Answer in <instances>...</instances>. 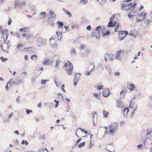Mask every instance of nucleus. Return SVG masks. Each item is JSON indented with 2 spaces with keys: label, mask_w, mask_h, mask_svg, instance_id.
<instances>
[{
  "label": "nucleus",
  "mask_w": 152,
  "mask_h": 152,
  "mask_svg": "<svg viewBox=\"0 0 152 152\" xmlns=\"http://www.w3.org/2000/svg\"><path fill=\"white\" fill-rule=\"evenodd\" d=\"M61 62V61L59 59H58L56 60V64L55 66V67H57V69L59 68V66L58 65Z\"/></svg>",
  "instance_id": "33"
},
{
  "label": "nucleus",
  "mask_w": 152,
  "mask_h": 152,
  "mask_svg": "<svg viewBox=\"0 0 152 152\" xmlns=\"http://www.w3.org/2000/svg\"><path fill=\"white\" fill-rule=\"evenodd\" d=\"M133 100H132V101H131V103L130 104V105H129V108L130 109H134V107H133V104H132V101Z\"/></svg>",
  "instance_id": "48"
},
{
  "label": "nucleus",
  "mask_w": 152,
  "mask_h": 152,
  "mask_svg": "<svg viewBox=\"0 0 152 152\" xmlns=\"http://www.w3.org/2000/svg\"><path fill=\"white\" fill-rule=\"evenodd\" d=\"M129 35H130V36H133L134 37H136V36H135V35L133 34V33H130L129 34Z\"/></svg>",
  "instance_id": "60"
},
{
  "label": "nucleus",
  "mask_w": 152,
  "mask_h": 152,
  "mask_svg": "<svg viewBox=\"0 0 152 152\" xmlns=\"http://www.w3.org/2000/svg\"><path fill=\"white\" fill-rule=\"evenodd\" d=\"M0 58L1 61L3 62L6 61L7 60V58H4L3 56L1 57Z\"/></svg>",
  "instance_id": "42"
},
{
  "label": "nucleus",
  "mask_w": 152,
  "mask_h": 152,
  "mask_svg": "<svg viewBox=\"0 0 152 152\" xmlns=\"http://www.w3.org/2000/svg\"><path fill=\"white\" fill-rule=\"evenodd\" d=\"M117 106L118 107H122L123 105L121 101L118 100L117 101Z\"/></svg>",
  "instance_id": "29"
},
{
  "label": "nucleus",
  "mask_w": 152,
  "mask_h": 152,
  "mask_svg": "<svg viewBox=\"0 0 152 152\" xmlns=\"http://www.w3.org/2000/svg\"><path fill=\"white\" fill-rule=\"evenodd\" d=\"M91 115L92 116V117L93 118V123L94 124H94V121H96V118L97 116V114L96 112H95L94 113H93L91 114Z\"/></svg>",
  "instance_id": "21"
},
{
  "label": "nucleus",
  "mask_w": 152,
  "mask_h": 152,
  "mask_svg": "<svg viewBox=\"0 0 152 152\" xmlns=\"http://www.w3.org/2000/svg\"><path fill=\"white\" fill-rule=\"evenodd\" d=\"M70 107L69 106V105H68L66 107V112H68L69 111V110H70Z\"/></svg>",
  "instance_id": "53"
},
{
  "label": "nucleus",
  "mask_w": 152,
  "mask_h": 152,
  "mask_svg": "<svg viewBox=\"0 0 152 152\" xmlns=\"http://www.w3.org/2000/svg\"><path fill=\"white\" fill-rule=\"evenodd\" d=\"M92 72L91 71H90L88 70V71H87L85 72V74L87 76H89L90 75V73Z\"/></svg>",
  "instance_id": "43"
},
{
  "label": "nucleus",
  "mask_w": 152,
  "mask_h": 152,
  "mask_svg": "<svg viewBox=\"0 0 152 152\" xmlns=\"http://www.w3.org/2000/svg\"><path fill=\"white\" fill-rule=\"evenodd\" d=\"M27 75V73L25 72H22L20 74V77L23 79H24L26 78Z\"/></svg>",
  "instance_id": "25"
},
{
  "label": "nucleus",
  "mask_w": 152,
  "mask_h": 152,
  "mask_svg": "<svg viewBox=\"0 0 152 152\" xmlns=\"http://www.w3.org/2000/svg\"><path fill=\"white\" fill-rule=\"evenodd\" d=\"M123 4H121V5L122 6L121 7V9L123 10H125L126 8H125L126 7L129 8L132 5V3H127L126 2H123Z\"/></svg>",
  "instance_id": "7"
},
{
  "label": "nucleus",
  "mask_w": 152,
  "mask_h": 152,
  "mask_svg": "<svg viewBox=\"0 0 152 152\" xmlns=\"http://www.w3.org/2000/svg\"><path fill=\"white\" fill-rule=\"evenodd\" d=\"M12 22V20L10 18H9V20L8 22V24L9 25H10Z\"/></svg>",
  "instance_id": "56"
},
{
  "label": "nucleus",
  "mask_w": 152,
  "mask_h": 152,
  "mask_svg": "<svg viewBox=\"0 0 152 152\" xmlns=\"http://www.w3.org/2000/svg\"><path fill=\"white\" fill-rule=\"evenodd\" d=\"M90 52V51L89 50H87L85 51L86 53L88 55Z\"/></svg>",
  "instance_id": "62"
},
{
  "label": "nucleus",
  "mask_w": 152,
  "mask_h": 152,
  "mask_svg": "<svg viewBox=\"0 0 152 152\" xmlns=\"http://www.w3.org/2000/svg\"><path fill=\"white\" fill-rule=\"evenodd\" d=\"M28 29L27 28H21L20 30V31H23L24 32H27Z\"/></svg>",
  "instance_id": "40"
},
{
  "label": "nucleus",
  "mask_w": 152,
  "mask_h": 152,
  "mask_svg": "<svg viewBox=\"0 0 152 152\" xmlns=\"http://www.w3.org/2000/svg\"><path fill=\"white\" fill-rule=\"evenodd\" d=\"M65 67L66 71L68 75H72L73 70V66L71 63L69 61L66 63L64 65Z\"/></svg>",
  "instance_id": "3"
},
{
  "label": "nucleus",
  "mask_w": 152,
  "mask_h": 152,
  "mask_svg": "<svg viewBox=\"0 0 152 152\" xmlns=\"http://www.w3.org/2000/svg\"><path fill=\"white\" fill-rule=\"evenodd\" d=\"M22 4L20 2H18L16 1L15 2L14 4V7L15 8H22Z\"/></svg>",
  "instance_id": "18"
},
{
  "label": "nucleus",
  "mask_w": 152,
  "mask_h": 152,
  "mask_svg": "<svg viewBox=\"0 0 152 152\" xmlns=\"http://www.w3.org/2000/svg\"><path fill=\"white\" fill-rule=\"evenodd\" d=\"M127 88L128 89H129L130 90L132 91L135 88V85L132 83L130 84L129 86H128Z\"/></svg>",
  "instance_id": "23"
},
{
  "label": "nucleus",
  "mask_w": 152,
  "mask_h": 152,
  "mask_svg": "<svg viewBox=\"0 0 152 152\" xmlns=\"http://www.w3.org/2000/svg\"><path fill=\"white\" fill-rule=\"evenodd\" d=\"M85 47V45L84 44H82L79 47V48L80 49H83Z\"/></svg>",
  "instance_id": "57"
},
{
  "label": "nucleus",
  "mask_w": 152,
  "mask_h": 152,
  "mask_svg": "<svg viewBox=\"0 0 152 152\" xmlns=\"http://www.w3.org/2000/svg\"><path fill=\"white\" fill-rule=\"evenodd\" d=\"M36 44L37 46L40 47L42 45H44L47 44V40L45 39H42L41 37H38L36 40Z\"/></svg>",
  "instance_id": "4"
},
{
  "label": "nucleus",
  "mask_w": 152,
  "mask_h": 152,
  "mask_svg": "<svg viewBox=\"0 0 152 152\" xmlns=\"http://www.w3.org/2000/svg\"><path fill=\"white\" fill-rule=\"evenodd\" d=\"M70 53L72 57H74L76 54V51L75 49L73 48L71 49Z\"/></svg>",
  "instance_id": "19"
},
{
  "label": "nucleus",
  "mask_w": 152,
  "mask_h": 152,
  "mask_svg": "<svg viewBox=\"0 0 152 152\" xmlns=\"http://www.w3.org/2000/svg\"><path fill=\"white\" fill-rule=\"evenodd\" d=\"M146 131L147 132L146 134L147 139L151 140L152 138V135L151 134L152 133V128L146 130Z\"/></svg>",
  "instance_id": "8"
},
{
  "label": "nucleus",
  "mask_w": 152,
  "mask_h": 152,
  "mask_svg": "<svg viewBox=\"0 0 152 152\" xmlns=\"http://www.w3.org/2000/svg\"><path fill=\"white\" fill-rule=\"evenodd\" d=\"M118 27H119V24H118L116 28L115 29V32H117L118 31Z\"/></svg>",
  "instance_id": "61"
},
{
  "label": "nucleus",
  "mask_w": 152,
  "mask_h": 152,
  "mask_svg": "<svg viewBox=\"0 0 152 152\" xmlns=\"http://www.w3.org/2000/svg\"><path fill=\"white\" fill-rule=\"evenodd\" d=\"M128 34V32L126 31H120L119 32V37L120 40L123 39Z\"/></svg>",
  "instance_id": "6"
},
{
  "label": "nucleus",
  "mask_w": 152,
  "mask_h": 152,
  "mask_svg": "<svg viewBox=\"0 0 152 152\" xmlns=\"http://www.w3.org/2000/svg\"><path fill=\"white\" fill-rule=\"evenodd\" d=\"M95 67V63L94 62H91L89 66L88 70L92 72Z\"/></svg>",
  "instance_id": "12"
},
{
  "label": "nucleus",
  "mask_w": 152,
  "mask_h": 152,
  "mask_svg": "<svg viewBox=\"0 0 152 152\" xmlns=\"http://www.w3.org/2000/svg\"><path fill=\"white\" fill-rule=\"evenodd\" d=\"M149 100L150 103L152 102V95L149 97Z\"/></svg>",
  "instance_id": "64"
},
{
  "label": "nucleus",
  "mask_w": 152,
  "mask_h": 152,
  "mask_svg": "<svg viewBox=\"0 0 152 152\" xmlns=\"http://www.w3.org/2000/svg\"><path fill=\"white\" fill-rule=\"evenodd\" d=\"M57 24L58 25V27L59 28L62 27L64 25V23L63 22L59 21L57 22Z\"/></svg>",
  "instance_id": "35"
},
{
  "label": "nucleus",
  "mask_w": 152,
  "mask_h": 152,
  "mask_svg": "<svg viewBox=\"0 0 152 152\" xmlns=\"http://www.w3.org/2000/svg\"><path fill=\"white\" fill-rule=\"evenodd\" d=\"M103 88V86H97V88L98 90H100L102 89Z\"/></svg>",
  "instance_id": "52"
},
{
  "label": "nucleus",
  "mask_w": 152,
  "mask_h": 152,
  "mask_svg": "<svg viewBox=\"0 0 152 152\" xmlns=\"http://www.w3.org/2000/svg\"><path fill=\"white\" fill-rule=\"evenodd\" d=\"M94 96L98 99H100V97L98 96V94L95 93H94Z\"/></svg>",
  "instance_id": "46"
},
{
  "label": "nucleus",
  "mask_w": 152,
  "mask_h": 152,
  "mask_svg": "<svg viewBox=\"0 0 152 152\" xmlns=\"http://www.w3.org/2000/svg\"><path fill=\"white\" fill-rule=\"evenodd\" d=\"M46 17V13L45 12H42L40 14L39 18L37 20H39L40 19H44Z\"/></svg>",
  "instance_id": "13"
},
{
  "label": "nucleus",
  "mask_w": 152,
  "mask_h": 152,
  "mask_svg": "<svg viewBox=\"0 0 152 152\" xmlns=\"http://www.w3.org/2000/svg\"><path fill=\"white\" fill-rule=\"evenodd\" d=\"M103 33V29L100 26H98L96 29L95 32L92 33L91 34V37H95L97 39L99 38L101 34Z\"/></svg>",
  "instance_id": "2"
},
{
  "label": "nucleus",
  "mask_w": 152,
  "mask_h": 152,
  "mask_svg": "<svg viewBox=\"0 0 152 152\" xmlns=\"http://www.w3.org/2000/svg\"><path fill=\"white\" fill-rule=\"evenodd\" d=\"M49 16L50 15L51 16L49 18L50 19H52L53 20H54L55 18L56 17V15L55 14V12L51 10H49Z\"/></svg>",
  "instance_id": "11"
},
{
  "label": "nucleus",
  "mask_w": 152,
  "mask_h": 152,
  "mask_svg": "<svg viewBox=\"0 0 152 152\" xmlns=\"http://www.w3.org/2000/svg\"><path fill=\"white\" fill-rule=\"evenodd\" d=\"M58 40H61L62 38V36H63L62 32H56Z\"/></svg>",
  "instance_id": "24"
},
{
  "label": "nucleus",
  "mask_w": 152,
  "mask_h": 152,
  "mask_svg": "<svg viewBox=\"0 0 152 152\" xmlns=\"http://www.w3.org/2000/svg\"><path fill=\"white\" fill-rule=\"evenodd\" d=\"M11 80H10L7 83V84L6 86V88L7 91L8 89L9 88L10 86L11 85Z\"/></svg>",
  "instance_id": "34"
},
{
  "label": "nucleus",
  "mask_w": 152,
  "mask_h": 152,
  "mask_svg": "<svg viewBox=\"0 0 152 152\" xmlns=\"http://www.w3.org/2000/svg\"><path fill=\"white\" fill-rule=\"evenodd\" d=\"M106 55L109 57L110 60L111 61H113L115 57V55L113 54H107Z\"/></svg>",
  "instance_id": "20"
},
{
  "label": "nucleus",
  "mask_w": 152,
  "mask_h": 152,
  "mask_svg": "<svg viewBox=\"0 0 152 152\" xmlns=\"http://www.w3.org/2000/svg\"><path fill=\"white\" fill-rule=\"evenodd\" d=\"M115 25L112 23V22L110 21L108 25H107V26L108 27H113L115 26Z\"/></svg>",
  "instance_id": "37"
},
{
  "label": "nucleus",
  "mask_w": 152,
  "mask_h": 152,
  "mask_svg": "<svg viewBox=\"0 0 152 152\" xmlns=\"http://www.w3.org/2000/svg\"><path fill=\"white\" fill-rule=\"evenodd\" d=\"M108 148H110V149H107V148H106L107 150L108 151L110 152H114V150L113 145H109Z\"/></svg>",
  "instance_id": "27"
},
{
  "label": "nucleus",
  "mask_w": 152,
  "mask_h": 152,
  "mask_svg": "<svg viewBox=\"0 0 152 152\" xmlns=\"http://www.w3.org/2000/svg\"><path fill=\"white\" fill-rule=\"evenodd\" d=\"M91 27L90 25L88 26L86 28V29L88 30H90L91 29Z\"/></svg>",
  "instance_id": "63"
},
{
  "label": "nucleus",
  "mask_w": 152,
  "mask_h": 152,
  "mask_svg": "<svg viewBox=\"0 0 152 152\" xmlns=\"http://www.w3.org/2000/svg\"><path fill=\"white\" fill-rule=\"evenodd\" d=\"M110 92V91L109 88H105L103 90L102 94L104 97H107L109 96Z\"/></svg>",
  "instance_id": "9"
},
{
  "label": "nucleus",
  "mask_w": 152,
  "mask_h": 152,
  "mask_svg": "<svg viewBox=\"0 0 152 152\" xmlns=\"http://www.w3.org/2000/svg\"><path fill=\"white\" fill-rule=\"evenodd\" d=\"M151 22L150 20L148 19L145 20L144 21V23L146 25H148Z\"/></svg>",
  "instance_id": "41"
},
{
  "label": "nucleus",
  "mask_w": 152,
  "mask_h": 152,
  "mask_svg": "<svg viewBox=\"0 0 152 152\" xmlns=\"http://www.w3.org/2000/svg\"><path fill=\"white\" fill-rule=\"evenodd\" d=\"M110 32L109 31H107L106 32L104 33L103 35V36H107L110 34Z\"/></svg>",
  "instance_id": "45"
},
{
  "label": "nucleus",
  "mask_w": 152,
  "mask_h": 152,
  "mask_svg": "<svg viewBox=\"0 0 152 152\" xmlns=\"http://www.w3.org/2000/svg\"><path fill=\"white\" fill-rule=\"evenodd\" d=\"M37 56L36 55H34L31 56V58L32 59L34 60H36L37 59Z\"/></svg>",
  "instance_id": "39"
},
{
  "label": "nucleus",
  "mask_w": 152,
  "mask_h": 152,
  "mask_svg": "<svg viewBox=\"0 0 152 152\" xmlns=\"http://www.w3.org/2000/svg\"><path fill=\"white\" fill-rule=\"evenodd\" d=\"M121 73L119 72H115L114 73L115 76L118 77L120 75Z\"/></svg>",
  "instance_id": "47"
},
{
  "label": "nucleus",
  "mask_w": 152,
  "mask_h": 152,
  "mask_svg": "<svg viewBox=\"0 0 152 152\" xmlns=\"http://www.w3.org/2000/svg\"><path fill=\"white\" fill-rule=\"evenodd\" d=\"M144 8V7L143 6H142V5H141L140 6V7L139 8V9H138V11H140L141 10H142V9H143Z\"/></svg>",
  "instance_id": "58"
},
{
  "label": "nucleus",
  "mask_w": 152,
  "mask_h": 152,
  "mask_svg": "<svg viewBox=\"0 0 152 152\" xmlns=\"http://www.w3.org/2000/svg\"><path fill=\"white\" fill-rule=\"evenodd\" d=\"M104 128L105 130V134L108 135L113 136L117 131L118 124L117 123H114L109 125L108 127L105 126Z\"/></svg>",
  "instance_id": "1"
},
{
  "label": "nucleus",
  "mask_w": 152,
  "mask_h": 152,
  "mask_svg": "<svg viewBox=\"0 0 152 152\" xmlns=\"http://www.w3.org/2000/svg\"><path fill=\"white\" fill-rule=\"evenodd\" d=\"M85 142H83L82 143H80L78 145V147L79 148H81L85 144Z\"/></svg>",
  "instance_id": "38"
},
{
  "label": "nucleus",
  "mask_w": 152,
  "mask_h": 152,
  "mask_svg": "<svg viewBox=\"0 0 152 152\" xmlns=\"http://www.w3.org/2000/svg\"><path fill=\"white\" fill-rule=\"evenodd\" d=\"M50 41L51 45H52L53 46L55 45V43L56 42L53 39L51 38L50 39Z\"/></svg>",
  "instance_id": "36"
},
{
  "label": "nucleus",
  "mask_w": 152,
  "mask_h": 152,
  "mask_svg": "<svg viewBox=\"0 0 152 152\" xmlns=\"http://www.w3.org/2000/svg\"><path fill=\"white\" fill-rule=\"evenodd\" d=\"M136 5L137 3H135L132 6H130V7L128 8H126V11H130L132 13V11L134 10V8L136 6Z\"/></svg>",
  "instance_id": "14"
},
{
  "label": "nucleus",
  "mask_w": 152,
  "mask_h": 152,
  "mask_svg": "<svg viewBox=\"0 0 152 152\" xmlns=\"http://www.w3.org/2000/svg\"><path fill=\"white\" fill-rule=\"evenodd\" d=\"M64 84H63L62 85V86H61V89L63 92H65V90L64 88Z\"/></svg>",
  "instance_id": "59"
},
{
  "label": "nucleus",
  "mask_w": 152,
  "mask_h": 152,
  "mask_svg": "<svg viewBox=\"0 0 152 152\" xmlns=\"http://www.w3.org/2000/svg\"><path fill=\"white\" fill-rule=\"evenodd\" d=\"M42 151L43 152H48V151L47 150V148H42Z\"/></svg>",
  "instance_id": "55"
},
{
  "label": "nucleus",
  "mask_w": 152,
  "mask_h": 152,
  "mask_svg": "<svg viewBox=\"0 0 152 152\" xmlns=\"http://www.w3.org/2000/svg\"><path fill=\"white\" fill-rule=\"evenodd\" d=\"M23 46V44L21 43H18L17 44V46L16 47V49L19 50H21L22 49V47Z\"/></svg>",
  "instance_id": "30"
},
{
  "label": "nucleus",
  "mask_w": 152,
  "mask_h": 152,
  "mask_svg": "<svg viewBox=\"0 0 152 152\" xmlns=\"http://www.w3.org/2000/svg\"><path fill=\"white\" fill-rule=\"evenodd\" d=\"M21 144H25L26 145H27L28 144V143L27 141L23 140L22 141Z\"/></svg>",
  "instance_id": "44"
},
{
  "label": "nucleus",
  "mask_w": 152,
  "mask_h": 152,
  "mask_svg": "<svg viewBox=\"0 0 152 152\" xmlns=\"http://www.w3.org/2000/svg\"><path fill=\"white\" fill-rule=\"evenodd\" d=\"M48 81V80H45L42 79L41 80V83L42 84H45L46 83V82Z\"/></svg>",
  "instance_id": "50"
},
{
  "label": "nucleus",
  "mask_w": 152,
  "mask_h": 152,
  "mask_svg": "<svg viewBox=\"0 0 152 152\" xmlns=\"http://www.w3.org/2000/svg\"><path fill=\"white\" fill-rule=\"evenodd\" d=\"M54 62V59L52 58H50L47 59L46 61H45L44 63V64L45 65H51L53 64Z\"/></svg>",
  "instance_id": "10"
},
{
  "label": "nucleus",
  "mask_w": 152,
  "mask_h": 152,
  "mask_svg": "<svg viewBox=\"0 0 152 152\" xmlns=\"http://www.w3.org/2000/svg\"><path fill=\"white\" fill-rule=\"evenodd\" d=\"M105 67L107 69L109 70L110 69V68L108 65L105 64Z\"/></svg>",
  "instance_id": "54"
},
{
  "label": "nucleus",
  "mask_w": 152,
  "mask_h": 152,
  "mask_svg": "<svg viewBox=\"0 0 152 152\" xmlns=\"http://www.w3.org/2000/svg\"><path fill=\"white\" fill-rule=\"evenodd\" d=\"M1 34L4 36L6 35V39H7V37L8 36V30L7 29H1Z\"/></svg>",
  "instance_id": "17"
},
{
  "label": "nucleus",
  "mask_w": 152,
  "mask_h": 152,
  "mask_svg": "<svg viewBox=\"0 0 152 152\" xmlns=\"http://www.w3.org/2000/svg\"><path fill=\"white\" fill-rule=\"evenodd\" d=\"M96 69L99 71H102L103 70V65L102 63H99L96 66Z\"/></svg>",
  "instance_id": "16"
},
{
  "label": "nucleus",
  "mask_w": 152,
  "mask_h": 152,
  "mask_svg": "<svg viewBox=\"0 0 152 152\" xmlns=\"http://www.w3.org/2000/svg\"><path fill=\"white\" fill-rule=\"evenodd\" d=\"M102 112L104 117L105 118H107L109 114V113L107 112L106 111L104 110H103Z\"/></svg>",
  "instance_id": "31"
},
{
  "label": "nucleus",
  "mask_w": 152,
  "mask_h": 152,
  "mask_svg": "<svg viewBox=\"0 0 152 152\" xmlns=\"http://www.w3.org/2000/svg\"><path fill=\"white\" fill-rule=\"evenodd\" d=\"M129 108L128 107H126V108H124V110H123V113L124 114V116L125 117H127V113L129 111Z\"/></svg>",
  "instance_id": "22"
},
{
  "label": "nucleus",
  "mask_w": 152,
  "mask_h": 152,
  "mask_svg": "<svg viewBox=\"0 0 152 152\" xmlns=\"http://www.w3.org/2000/svg\"><path fill=\"white\" fill-rule=\"evenodd\" d=\"M48 23L51 26H53L55 25L54 22L53 21H49Z\"/></svg>",
  "instance_id": "49"
},
{
  "label": "nucleus",
  "mask_w": 152,
  "mask_h": 152,
  "mask_svg": "<svg viewBox=\"0 0 152 152\" xmlns=\"http://www.w3.org/2000/svg\"><path fill=\"white\" fill-rule=\"evenodd\" d=\"M33 34H27L26 36L27 40L29 41L33 37Z\"/></svg>",
  "instance_id": "28"
},
{
  "label": "nucleus",
  "mask_w": 152,
  "mask_h": 152,
  "mask_svg": "<svg viewBox=\"0 0 152 152\" xmlns=\"http://www.w3.org/2000/svg\"><path fill=\"white\" fill-rule=\"evenodd\" d=\"M122 51L121 50H118L117 51L116 54L115 58L117 60H120L121 59Z\"/></svg>",
  "instance_id": "15"
},
{
  "label": "nucleus",
  "mask_w": 152,
  "mask_h": 152,
  "mask_svg": "<svg viewBox=\"0 0 152 152\" xmlns=\"http://www.w3.org/2000/svg\"><path fill=\"white\" fill-rule=\"evenodd\" d=\"M146 16V14L145 12H142L138 14V17H137V22H139L143 20Z\"/></svg>",
  "instance_id": "5"
},
{
  "label": "nucleus",
  "mask_w": 152,
  "mask_h": 152,
  "mask_svg": "<svg viewBox=\"0 0 152 152\" xmlns=\"http://www.w3.org/2000/svg\"><path fill=\"white\" fill-rule=\"evenodd\" d=\"M80 76V73H78L75 75V80L77 81L78 80H79V78Z\"/></svg>",
  "instance_id": "32"
},
{
  "label": "nucleus",
  "mask_w": 152,
  "mask_h": 152,
  "mask_svg": "<svg viewBox=\"0 0 152 152\" xmlns=\"http://www.w3.org/2000/svg\"><path fill=\"white\" fill-rule=\"evenodd\" d=\"M63 10L64 12V13L68 15V16L69 17H71L72 16V14L71 12H69L68 10H67L66 9H63Z\"/></svg>",
  "instance_id": "26"
},
{
  "label": "nucleus",
  "mask_w": 152,
  "mask_h": 152,
  "mask_svg": "<svg viewBox=\"0 0 152 152\" xmlns=\"http://www.w3.org/2000/svg\"><path fill=\"white\" fill-rule=\"evenodd\" d=\"M26 113L27 114H29L30 113H32V111L31 110H26Z\"/></svg>",
  "instance_id": "51"
}]
</instances>
